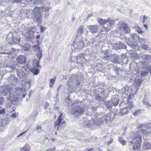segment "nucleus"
<instances>
[{"instance_id":"nucleus-60","label":"nucleus","mask_w":151,"mask_h":151,"mask_svg":"<svg viewBox=\"0 0 151 151\" xmlns=\"http://www.w3.org/2000/svg\"><path fill=\"white\" fill-rule=\"evenodd\" d=\"M25 51H29V47H28L26 49H24V50Z\"/></svg>"},{"instance_id":"nucleus-49","label":"nucleus","mask_w":151,"mask_h":151,"mask_svg":"<svg viewBox=\"0 0 151 151\" xmlns=\"http://www.w3.org/2000/svg\"><path fill=\"white\" fill-rule=\"evenodd\" d=\"M35 2L38 4L42 2V0H35Z\"/></svg>"},{"instance_id":"nucleus-59","label":"nucleus","mask_w":151,"mask_h":151,"mask_svg":"<svg viewBox=\"0 0 151 151\" xmlns=\"http://www.w3.org/2000/svg\"><path fill=\"white\" fill-rule=\"evenodd\" d=\"M104 30L106 31H109V30L108 29L105 27H104Z\"/></svg>"},{"instance_id":"nucleus-6","label":"nucleus","mask_w":151,"mask_h":151,"mask_svg":"<svg viewBox=\"0 0 151 151\" xmlns=\"http://www.w3.org/2000/svg\"><path fill=\"white\" fill-rule=\"evenodd\" d=\"M72 46L75 49H80L82 48L84 46V44L82 36H76Z\"/></svg>"},{"instance_id":"nucleus-21","label":"nucleus","mask_w":151,"mask_h":151,"mask_svg":"<svg viewBox=\"0 0 151 151\" xmlns=\"http://www.w3.org/2000/svg\"><path fill=\"white\" fill-rule=\"evenodd\" d=\"M131 38L133 42H136L138 41V39L139 37L135 33H132L130 34Z\"/></svg>"},{"instance_id":"nucleus-44","label":"nucleus","mask_w":151,"mask_h":151,"mask_svg":"<svg viewBox=\"0 0 151 151\" xmlns=\"http://www.w3.org/2000/svg\"><path fill=\"white\" fill-rule=\"evenodd\" d=\"M55 78L51 79L50 80V83L53 84L55 82Z\"/></svg>"},{"instance_id":"nucleus-50","label":"nucleus","mask_w":151,"mask_h":151,"mask_svg":"<svg viewBox=\"0 0 151 151\" xmlns=\"http://www.w3.org/2000/svg\"><path fill=\"white\" fill-rule=\"evenodd\" d=\"M45 12V14L44 17L45 18H47V17L49 16V14L48 12Z\"/></svg>"},{"instance_id":"nucleus-29","label":"nucleus","mask_w":151,"mask_h":151,"mask_svg":"<svg viewBox=\"0 0 151 151\" xmlns=\"http://www.w3.org/2000/svg\"><path fill=\"white\" fill-rule=\"evenodd\" d=\"M115 58L114 59V57L112 58V60L114 63H119V61L118 60V56L117 55L115 54L114 55Z\"/></svg>"},{"instance_id":"nucleus-24","label":"nucleus","mask_w":151,"mask_h":151,"mask_svg":"<svg viewBox=\"0 0 151 151\" xmlns=\"http://www.w3.org/2000/svg\"><path fill=\"white\" fill-rule=\"evenodd\" d=\"M128 45H130V46L132 47L133 48L136 50H138L139 49V46L137 44H134L133 43H128Z\"/></svg>"},{"instance_id":"nucleus-5","label":"nucleus","mask_w":151,"mask_h":151,"mask_svg":"<svg viewBox=\"0 0 151 151\" xmlns=\"http://www.w3.org/2000/svg\"><path fill=\"white\" fill-rule=\"evenodd\" d=\"M41 13L40 8L37 7H35L32 11V18L35 22L40 23L42 20Z\"/></svg>"},{"instance_id":"nucleus-17","label":"nucleus","mask_w":151,"mask_h":151,"mask_svg":"<svg viewBox=\"0 0 151 151\" xmlns=\"http://www.w3.org/2000/svg\"><path fill=\"white\" fill-rule=\"evenodd\" d=\"M129 110L128 108L125 107L121 109L119 111V113L122 115H124L127 114Z\"/></svg>"},{"instance_id":"nucleus-18","label":"nucleus","mask_w":151,"mask_h":151,"mask_svg":"<svg viewBox=\"0 0 151 151\" xmlns=\"http://www.w3.org/2000/svg\"><path fill=\"white\" fill-rule=\"evenodd\" d=\"M144 67V69H146V71L142 72L140 74L142 76H145L148 74L149 72H150L151 75V67Z\"/></svg>"},{"instance_id":"nucleus-51","label":"nucleus","mask_w":151,"mask_h":151,"mask_svg":"<svg viewBox=\"0 0 151 151\" xmlns=\"http://www.w3.org/2000/svg\"><path fill=\"white\" fill-rule=\"evenodd\" d=\"M147 18V17H146L145 15L143 16V22H144L145 21Z\"/></svg>"},{"instance_id":"nucleus-32","label":"nucleus","mask_w":151,"mask_h":151,"mask_svg":"<svg viewBox=\"0 0 151 151\" xmlns=\"http://www.w3.org/2000/svg\"><path fill=\"white\" fill-rule=\"evenodd\" d=\"M62 120L61 119H60V118H58L57 120L55 123V127L58 126L61 123Z\"/></svg>"},{"instance_id":"nucleus-64","label":"nucleus","mask_w":151,"mask_h":151,"mask_svg":"<svg viewBox=\"0 0 151 151\" xmlns=\"http://www.w3.org/2000/svg\"><path fill=\"white\" fill-rule=\"evenodd\" d=\"M22 94H23L22 95V97L23 98H24L25 96V94H23V93Z\"/></svg>"},{"instance_id":"nucleus-37","label":"nucleus","mask_w":151,"mask_h":151,"mask_svg":"<svg viewBox=\"0 0 151 151\" xmlns=\"http://www.w3.org/2000/svg\"><path fill=\"white\" fill-rule=\"evenodd\" d=\"M24 151H29V145H26L23 147Z\"/></svg>"},{"instance_id":"nucleus-28","label":"nucleus","mask_w":151,"mask_h":151,"mask_svg":"<svg viewBox=\"0 0 151 151\" xmlns=\"http://www.w3.org/2000/svg\"><path fill=\"white\" fill-rule=\"evenodd\" d=\"M118 140L119 142L123 145L126 144V142L123 139L122 137L121 136L119 137Z\"/></svg>"},{"instance_id":"nucleus-57","label":"nucleus","mask_w":151,"mask_h":151,"mask_svg":"<svg viewBox=\"0 0 151 151\" xmlns=\"http://www.w3.org/2000/svg\"><path fill=\"white\" fill-rule=\"evenodd\" d=\"M148 57L147 56H146L145 55H142V57L143 58H147V57Z\"/></svg>"},{"instance_id":"nucleus-52","label":"nucleus","mask_w":151,"mask_h":151,"mask_svg":"<svg viewBox=\"0 0 151 151\" xmlns=\"http://www.w3.org/2000/svg\"><path fill=\"white\" fill-rule=\"evenodd\" d=\"M37 115V113L36 111H34V114H33V116H34V117L35 118V117Z\"/></svg>"},{"instance_id":"nucleus-16","label":"nucleus","mask_w":151,"mask_h":151,"mask_svg":"<svg viewBox=\"0 0 151 151\" xmlns=\"http://www.w3.org/2000/svg\"><path fill=\"white\" fill-rule=\"evenodd\" d=\"M116 48L117 49H125L126 47V45L123 43L119 42L116 43Z\"/></svg>"},{"instance_id":"nucleus-33","label":"nucleus","mask_w":151,"mask_h":151,"mask_svg":"<svg viewBox=\"0 0 151 151\" xmlns=\"http://www.w3.org/2000/svg\"><path fill=\"white\" fill-rule=\"evenodd\" d=\"M39 60L37 59H35L33 60V66H40L39 65Z\"/></svg>"},{"instance_id":"nucleus-22","label":"nucleus","mask_w":151,"mask_h":151,"mask_svg":"<svg viewBox=\"0 0 151 151\" xmlns=\"http://www.w3.org/2000/svg\"><path fill=\"white\" fill-rule=\"evenodd\" d=\"M12 39L13 42L17 43H18L20 39L18 36L12 35Z\"/></svg>"},{"instance_id":"nucleus-23","label":"nucleus","mask_w":151,"mask_h":151,"mask_svg":"<svg viewBox=\"0 0 151 151\" xmlns=\"http://www.w3.org/2000/svg\"><path fill=\"white\" fill-rule=\"evenodd\" d=\"M126 105V106H125V107L127 108H128L129 110L132 108L134 106L132 102H130L129 101H127Z\"/></svg>"},{"instance_id":"nucleus-4","label":"nucleus","mask_w":151,"mask_h":151,"mask_svg":"<svg viewBox=\"0 0 151 151\" xmlns=\"http://www.w3.org/2000/svg\"><path fill=\"white\" fill-rule=\"evenodd\" d=\"M85 111V109L83 107L76 106L71 108L70 114L74 117L78 118L83 114Z\"/></svg>"},{"instance_id":"nucleus-1","label":"nucleus","mask_w":151,"mask_h":151,"mask_svg":"<svg viewBox=\"0 0 151 151\" xmlns=\"http://www.w3.org/2000/svg\"><path fill=\"white\" fill-rule=\"evenodd\" d=\"M141 129H139L137 132L138 135L135 137L133 142L134 143V146L133 147V150H137L141 146L142 142L141 135L142 134L144 135H149L151 133V124L148 125H140Z\"/></svg>"},{"instance_id":"nucleus-8","label":"nucleus","mask_w":151,"mask_h":151,"mask_svg":"<svg viewBox=\"0 0 151 151\" xmlns=\"http://www.w3.org/2000/svg\"><path fill=\"white\" fill-rule=\"evenodd\" d=\"M119 28L121 31L125 33H129L130 32V29L128 25L122 22H120L119 24Z\"/></svg>"},{"instance_id":"nucleus-42","label":"nucleus","mask_w":151,"mask_h":151,"mask_svg":"<svg viewBox=\"0 0 151 151\" xmlns=\"http://www.w3.org/2000/svg\"><path fill=\"white\" fill-rule=\"evenodd\" d=\"M35 129H36V130L38 129V132H40L42 130V129L41 127L39 125H37L35 128Z\"/></svg>"},{"instance_id":"nucleus-9","label":"nucleus","mask_w":151,"mask_h":151,"mask_svg":"<svg viewBox=\"0 0 151 151\" xmlns=\"http://www.w3.org/2000/svg\"><path fill=\"white\" fill-rule=\"evenodd\" d=\"M76 60L77 63H86V59L85 58V56L83 53H81L80 54L78 57H76L75 58Z\"/></svg>"},{"instance_id":"nucleus-31","label":"nucleus","mask_w":151,"mask_h":151,"mask_svg":"<svg viewBox=\"0 0 151 151\" xmlns=\"http://www.w3.org/2000/svg\"><path fill=\"white\" fill-rule=\"evenodd\" d=\"M84 27L83 26H81L80 27L78 30L77 34L80 36L82 34L83 30Z\"/></svg>"},{"instance_id":"nucleus-63","label":"nucleus","mask_w":151,"mask_h":151,"mask_svg":"<svg viewBox=\"0 0 151 151\" xmlns=\"http://www.w3.org/2000/svg\"><path fill=\"white\" fill-rule=\"evenodd\" d=\"M29 12V13L30 12H29V10H26V14H28V12Z\"/></svg>"},{"instance_id":"nucleus-14","label":"nucleus","mask_w":151,"mask_h":151,"mask_svg":"<svg viewBox=\"0 0 151 151\" xmlns=\"http://www.w3.org/2000/svg\"><path fill=\"white\" fill-rule=\"evenodd\" d=\"M23 70V69H22V70ZM17 74L18 75V76L20 78V79L21 81H23L24 80V77H25V75L26 73L24 72V70H20L19 69L17 70Z\"/></svg>"},{"instance_id":"nucleus-41","label":"nucleus","mask_w":151,"mask_h":151,"mask_svg":"<svg viewBox=\"0 0 151 151\" xmlns=\"http://www.w3.org/2000/svg\"><path fill=\"white\" fill-rule=\"evenodd\" d=\"M49 106V104L47 102H46L44 105V109L45 110H46V109H47L48 108V107Z\"/></svg>"},{"instance_id":"nucleus-43","label":"nucleus","mask_w":151,"mask_h":151,"mask_svg":"<svg viewBox=\"0 0 151 151\" xmlns=\"http://www.w3.org/2000/svg\"><path fill=\"white\" fill-rule=\"evenodd\" d=\"M145 40L144 39L141 38L139 37V38L138 39V42H139V43H142Z\"/></svg>"},{"instance_id":"nucleus-39","label":"nucleus","mask_w":151,"mask_h":151,"mask_svg":"<svg viewBox=\"0 0 151 151\" xmlns=\"http://www.w3.org/2000/svg\"><path fill=\"white\" fill-rule=\"evenodd\" d=\"M46 27H43L42 26H40V30L41 32L43 33L45 30L46 29Z\"/></svg>"},{"instance_id":"nucleus-20","label":"nucleus","mask_w":151,"mask_h":151,"mask_svg":"<svg viewBox=\"0 0 151 151\" xmlns=\"http://www.w3.org/2000/svg\"><path fill=\"white\" fill-rule=\"evenodd\" d=\"M31 72L35 75H38L40 73V71L38 68L36 67H34L33 68L31 69Z\"/></svg>"},{"instance_id":"nucleus-26","label":"nucleus","mask_w":151,"mask_h":151,"mask_svg":"<svg viewBox=\"0 0 151 151\" xmlns=\"http://www.w3.org/2000/svg\"><path fill=\"white\" fill-rule=\"evenodd\" d=\"M106 19H103L101 18H99L97 19V21L99 24L103 25L106 24Z\"/></svg>"},{"instance_id":"nucleus-45","label":"nucleus","mask_w":151,"mask_h":151,"mask_svg":"<svg viewBox=\"0 0 151 151\" xmlns=\"http://www.w3.org/2000/svg\"><path fill=\"white\" fill-rule=\"evenodd\" d=\"M4 102V99L2 97H0V105L3 103Z\"/></svg>"},{"instance_id":"nucleus-27","label":"nucleus","mask_w":151,"mask_h":151,"mask_svg":"<svg viewBox=\"0 0 151 151\" xmlns=\"http://www.w3.org/2000/svg\"><path fill=\"white\" fill-rule=\"evenodd\" d=\"M38 8H40L41 10V13L42 14V12L44 11L45 12H48L49 11L50 8L48 7L44 6L42 7H39Z\"/></svg>"},{"instance_id":"nucleus-40","label":"nucleus","mask_w":151,"mask_h":151,"mask_svg":"<svg viewBox=\"0 0 151 151\" xmlns=\"http://www.w3.org/2000/svg\"><path fill=\"white\" fill-rule=\"evenodd\" d=\"M2 124L3 126L6 125L8 124V122L5 120H3L1 121Z\"/></svg>"},{"instance_id":"nucleus-12","label":"nucleus","mask_w":151,"mask_h":151,"mask_svg":"<svg viewBox=\"0 0 151 151\" xmlns=\"http://www.w3.org/2000/svg\"><path fill=\"white\" fill-rule=\"evenodd\" d=\"M111 100L113 105L116 106L118 105L119 103V98L118 95L113 96H112Z\"/></svg>"},{"instance_id":"nucleus-53","label":"nucleus","mask_w":151,"mask_h":151,"mask_svg":"<svg viewBox=\"0 0 151 151\" xmlns=\"http://www.w3.org/2000/svg\"><path fill=\"white\" fill-rule=\"evenodd\" d=\"M13 0L14 2L16 3H18L21 2V1L22 0Z\"/></svg>"},{"instance_id":"nucleus-48","label":"nucleus","mask_w":151,"mask_h":151,"mask_svg":"<svg viewBox=\"0 0 151 151\" xmlns=\"http://www.w3.org/2000/svg\"><path fill=\"white\" fill-rule=\"evenodd\" d=\"M5 112V109H3L0 110V114H3Z\"/></svg>"},{"instance_id":"nucleus-56","label":"nucleus","mask_w":151,"mask_h":151,"mask_svg":"<svg viewBox=\"0 0 151 151\" xmlns=\"http://www.w3.org/2000/svg\"><path fill=\"white\" fill-rule=\"evenodd\" d=\"M55 150V148H51L49 149H48L47 150V151H54Z\"/></svg>"},{"instance_id":"nucleus-54","label":"nucleus","mask_w":151,"mask_h":151,"mask_svg":"<svg viewBox=\"0 0 151 151\" xmlns=\"http://www.w3.org/2000/svg\"><path fill=\"white\" fill-rule=\"evenodd\" d=\"M146 107L148 108V109H151V105L149 103L147 105Z\"/></svg>"},{"instance_id":"nucleus-15","label":"nucleus","mask_w":151,"mask_h":151,"mask_svg":"<svg viewBox=\"0 0 151 151\" xmlns=\"http://www.w3.org/2000/svg\"><path fill=\"white\" fill-rule=\"evenodd\" d=\"M22 34L24 35L26 37H28L30 33L31 32L30 27L25 28L22 31Z\"/></svg>"},{"instance_id":"nucleus-38","label":"nucleus","mask_w":151,"mask_h":151,"mask_svg":"<svg viewBox=\"0 0 151 151\" xmlns=\"http://www.w3.org/2000/svg\"><path fill=\"white\" fill-rule=\"evenodd\" d=\"M142 103L144 105H147L149 103L146 99H144L142 101Z\"/></svg>"},{"instance_id":"nucleus-11","label":"nucleus","mask_w":151,"mask_h":151,"mask_svg":"<svg viewBox=\"0 0 151 151\" xmlns=\"http://www.w3.org/2000/svg\"><path fill=\"white\" fill-rule=\"evenodd\" d=\"M87 28L91 33L95 34L99 29L100 27L97 25H90Z\"/></svg>"},{"instance_id":"nucleus-3","label":"nucleus","mask_w":151,"mask_h":151,"mask_svg":"<svg viewBox=\"0 0 151 151\" xmlns=\"http://www.w3.org/2000/svg\"><path fill=\"white\" fill-rule=\"evenodd\" d=\"M25 89L22 88H12L10 94L9 96V100L12 101H17L18 99V96L22 95L24 92Z\"/></svg>"},{"instance_id":"nucleus-58","label":"nucleus","mask_w":151,"mask_h":151,"mask_svg":"<svg viewBox=\"0 0 151 151\" xmlns=\"http://www.w3.org/2000/svg\"><path fill=\"white\" fill-rule=\"evenodd\" d=\"M27 131V130H26V131H24V132H22V133H21V134H19V136H20L22 135L24 133H25V132H26V131Z\"/></svg>"},{"instance_id":"nucleus-62","label":"nucleus","mask_w":151,"mask_h":151,"mask_svg":"<svg viewBox=\"0 0 151 151\" xmlns=\"http://www.w3.org/2000/svg\"><path fill=\"white\" fill-rule=\"evenodd\" d=\"M143 26L146 28V29H147V26L146 25V24H144L143 25Z\"/></svg>"},{"instance_id":"nucleus-35","label":"nucleus","mask_w":151,"mask_h":151,"mask_svg":"<svg viewBox=\"0 0 151 151\" xmlns=\"http://www.w3.org/2000/svg\"><path fill=\"white\" fill-rule=\"evenodd\" d=\"M141 47L142 48L146 50H149V47L146 44H141Z\"/></svg>"},{"instance_id":"nucleus-46","label":"nucleus","mask_w":151,"mask_h":151,"mask_svg":"<svg viewBox=\"0 0 151 151\" xmlns=\"http://www.w3.org/2000/svg\"><path fill=\"white\" fill-rule=\"evenodd\" d=\"M139 110H138V111H135L134 113V115L135 116H136L138 115L139 114Z\"/></svg>"},{"instance_id":"nucleus-7","label":"nucleus","mask_w":151,"mask_h":151,"mask_svg":"<svg viewBox=\"0 0 151 151\" xmlns=\"http://www.w3.org/2000/svg\"><path fill=\"white\" fill-rule=\"evenodd\" d=\"M12 88L9 85L1 86L0 88V94L1 96H5L8 93L10 94Z\"/></svg>"},{"instance_id":"nucleus-25","label":"nucleus","mask_w":151,"mask_h":151,"mask_svg":"<svg viewBox=\"0 0 151 151\" xmlns=\"http://www.w3.org/2000/svg\"><path fill=\"white\" fill-rule=\"evenodd\" d=\"M104 58L105 60H108L111 59V56L110 54L107 51H106L104 53Z\"/></svg>"},{"instance_id":"nucleus-10","label":"nucleus","mask_w":151,"mask_h":151,"mask_svg":"<svg viewBox=\"0 0 151 151\" xmlns=\"http://www.w3.org/2000/svg\"><path fill=\"white\" fill-rule=\"evenodd\" d=\"M32 49L33 51L35 52H37L36 55L39 60L42 56L41 51L40 50L38 45H34L32 47Z\"/></svg>"},{"instance_id":"nucleus-13","label":"nucleus","mask_w":151,"mask_h":151,"mask_svg":"<svg viewBox=\"0 0 151 151\" xmlns=\"http://www.w3.org/2000/svg\"><path fill=\"white\" fill-rule=\"evenodd\" d=\"M26 60L25 57L22 55H19L16 59L18 63L22 64L24 63Z\"/></svg>"},{"instance_id":"nucleus-19","label":"nucleus","mask_w":151,"mask_h":151,"mask_svg":"<svg viewBox=\"0 0 151 151\" xmlns=\"http://www.w3.org/2000/svg\"><path fill=\"white\" fill-rule=\"evenodd\" d=\"M106 24L108 26H112L115 24V21L112 19L108 18L106 19Z\"/></svg>"},{"instance_id":"nucleus-2","label":"nucleus","mask_w":151,"mask_h":151,"mask_svg":"<svg viewBox=\"0 0 151 151\" xmlns=\"http://www.w3.org/2000/svg\"><path fill=\"white\" fill-rule=\"evenodd\" d=\"M115 115L114 113L111 112L100 117L98 114H96L93 118V120L92 121V124L97 126H100L105 122L108 123V122H111L114 119Z\"/></svg>"},{"instance_id":"nucleus-36","label":"nucleus","mask_w":151,"mask_h":151,"mask_svg":"<svg viewBox=\"0 0 151 151\" xmlns=\"http://www.w3.org/2000/svg\"><path fill=\"white\" fill-rule=\"evenodd\" d=\"M136 31L139 34H141L142 35L144 33V32L142 30L141 28L139 27H138L137 28Z\"/></svg>"},{"instance_id":"nucleus-30","label":"nucleus","mask_w":151,"mask_h":151,"mask_svg":"<svg viewBox=\"0 0 151 151\" xmlns=\"http://www.w3.org/2000/svg\"><path fill=\"white\" fill-rule=\"evenodd\" d=\"M151 146L150 143L148 142H145L143 148L144 149H148L151 148Z\"/></svg>"},{"instance_id":"nucleus-61","label":"nucleus","mask_w":151,"mask_h":151,"mask_svg":"<svg viewBox=\"0 0 151 151\" xmlns=\"http://www.w3.org/2000/svg\"><path fill=\"white\" fill-rule=\"evenodd\" d=\"M40 37V36L39 35H37L36 37V39H38Z\"/></svg>"},{"instance_id":"nucleus-34","label":"nucleus","mask_w":151,"mask_h":151,"mask_svg":"<svg viewBox=\"0 0 151 151\" xmlns=\"http://www.w3.org/2000/svg\"><path fill=\"white\" fill-rule=\"evenodd\" d=\"M105 105L109 109H111L112 107V104L110 102L108 101H106L105 102Z\"/></svg>"},{"instance_id":"nucleus-55","label":"nucleus","mask_w":151,"mask_h":151,"mask_svg":"<svg viewBox=\"0 0 151 151\" xmlns=\"http://www.w3.org/2000/svg\"><path fill=\"white\" fill-rule=\"evenodd\" d=\"M97 150L96 149L92 148L90 149L88 151H97Z\"/></svg>"},{"instance_id":"nucleus-47","label":"nucleus","mask_w":151,"mask_h":151,"mask_svg":"<svg viewBox=\"0 0 151 151\" xmlns=\"http://www.w3.org/2000/svg\"><path fill=\"white\" fill-rule=\"evenodd\" d=\"M16 114H13L10 116V117L11 118H16Z\"/></svg>"}]
</instances>
